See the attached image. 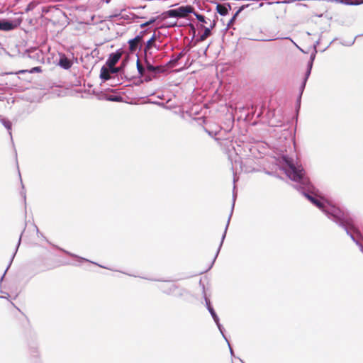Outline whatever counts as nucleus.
<instances>
[{
    "label": "nucleus",
    "instance_id": "nucleus-2",
    "mask_svg": "<svg viewBox=\"0 0 363 363\" xmlns=\"http://www.w3.org/2000/svg\"><path fill=\"white\" fill-rule=\"evenodd\" d=\"M194 10L191 6H180L177 9L169 10L166 15L169 17L184 18L189 13H193Z\"/></svg>",
    "mask_w": 363,
    "mask_h": 363
},
{
    "label": "nucleus",
    "instance_id": "nucleus-25",
    "mask_svg": "<svg viewBox=\"0 0 363 363\" xmlns=\"http://www.w3.org/2000/svg\"><path fill=\"white\" fill-rule=\"evenodd\" d=\"M209 311H210L211 315H213V317L215 318L216 317V314H215V312H214L213 309L211 308H209Z\"/></svg>",
    "mask_w": 363,
    "mask_h": 363
},
{
    "label": "nucleus",
    "instance_id": "nucleus-1",
    "mask_svg": "<svg viewBox=\"0 0 363 363\" xmlns=\"http://www.w3.org/2000/svg\"><path fill=\"white\" fill-rule=\"evenodd\" d=\"M289 169H286V172L289 177L294 182H303V169L301 166H296L290 161L286 160Z\"/></svg>",
    "mask_w": 363,
    "mask_h": 363
},
{
    "label": "nucleus",
    "instance_id": "nucleus-22",
    "mask_svg": "<svg viewBox=\"0 0 363 363\" xmlns=\"http://www.w3.org/2000/svg\"><path fill=\"white\" fill-rule=\"evenodd\" d=\"M110 69H111V72H112L113 73H116V72H119V70L121 69V67H116V68H115V67H113V68H110Z\"/></svg>",
    "mask_w": 363,
    "mask_h": 363
},
{
    "label": "nucleus",
    "instance_id": "nucleus-6",
    "mask_svg": "<svg viewBox=\"0 0 363 363\" xmlns=\"http://www.w3.org/2000/svg\"><path fill=\"white\" fill-rule=\"evenodd\" d=\"M143 40V35H137L133 39L128 41L129 50L130 52H134L137 50L139 44Z\"/></svg>",
    "mask_w": 363,
    "mask_h": 363
},
{
    "label": "nucleus",
    "instance_id": "nucleus-19",
    "mask_svg": "<svg viewBox=\"0 0 363 363\" xmlns=\"http://www.w3.org/2000/svg\"><path fill=\"white\" fill-rule=\"evenodd\" d=\"M18 320L19 322V326H23V324L28 322L27 320L23 317L18 318Z\"/></svg>",
    "mask_w": 363,
    "mask_h": 363
},
{
    "label": "nucleus",
    "instance_id": "nucleus-23",
    "mask_svg": "<svg viewBox=\"0 0 363 363\" xmlns=\"http://www.w3.org/2000/svg\"><path fill=\"white\" fill-rule=\"evenodd\" d=\"M121 97H118V96H116L114 98H112L111 99V101H121Z\"/></svg>",
    "mask_w": 363,
    "mask_h": 363
},
{
    "label": "nucleus",
    "instance_id": "nucleus-13",
    "mask_svg": "<svg viewBox=\"0 0 363 363\" xmlns=\"http://www.w3.org/2000/svg\"><path fill=\"white\" fill-rule=\"evenodd\" d=\"M100 77L104 80H108L111 78L110 72L108 68L103 67L101 69Z\"/></svg>",
    "mask_w": 363,
    "mask_h": 363
},
{
    "label": "nucleus",
    "instance_id": "nucleus-12",
    "mask_svg": "<svg viewBox=\"0 0 363 363\" xmlns=\"http://www.w3.org/2000/svg\"><path fill=\"white\" fill-rule=\"evenodd\" d=\"M156 35L153 34V35L151 37V38L147 42L145 51L146 52L147 50H150L152 47L155 46V41H156Z\"/></svg>",
    "mask_w": 363,
    "mask_h": 363
},
{
    "label": "nucleus",
    "instance_id": "nucleus-15",
    "mask_svg": "<svg viewBox=\"0 0 363 363\" xmlns=\"http://www.w3.org/2000/svg\"><path fill=\"white\" fill-rule=\"evenodd\" d=\"M211 35V28H205L203 33L200 36L199 41H204L208 36Z\"/></svg>",
    "mask_w": 363,
    "mask_h": 363
},
{
    "label": "nucleus",
    "instance_id": "nucleus-18",
    "mask_svg": "<svg viewBox=\"0 0 363 363\" xmlns=\"http://www.w3.org/2000/svg\"><path fill=\"white\" fill-rule=\"evenodd\" d=\"M195 16L199 21L203 22V23H206V21L205 20V17L199 14V13H195Z\"/></svg>",
    "mask_w": 363,
    "mask_h": 363
},
{
    "label": "nucleus",
    "instance_id": "nucleus-21",
    "mask_svg": "<svg viewBox=\"0 0 363 363\" xmlns=\"http://www.w3.org/2000/svg\"><path fill=\"white\" fill-rule=\"evenodd\" d=\"M5 127L9 130L11 128V123L9 121L4 122Z\"/></svg>",
    "mask_w": 363,
    "mask_h": 363
},
{
    "label": "nucleus",
    "instance_id": "nucleus-10",
    "mask_svg": "<svg viewBox=\"0 0 363 363\" xmlns=\"http://www.w3.org/2000/svg\"><path fill=\"white\" fill-rule=\"evenodd\" d=\"M147 69L149 71V72H155V73H160V72H162L164 71V68L162 66H153L152 65H150V63H147Z\"/></svg>",
    "mask_w": 363,
    "mask_h": 363
},
{
    "label": "nucleus",
    "instance_id": "nucleus-9",
    "mask_svg": "<svg viewBox=\"0 0 363 363\" xmlns=\"http://www.w3.org/2000/svg\"><path fill=\"white\" fill-rule=\"evenodd\" d=\"M229 9H230V6L228 5V7H227L225 5L223 4H218L216 6V11L217 12L220 14L221 16H225L228 14Z\"/></svg>",
    "mask_w": 363,
    "mask_h": 363
},
{
    "label": "nucleus",
    "instance_id": "nucleus-5",
    "mask_svg": "<svg viewBox=\"0 0 363 363\" xmlns=\"http://www.w3.org/2000/svg\"><path fill=\"white\" fill-rule=\"evenodd\" d=\"M121 57V52H116L114 53H111L106 62V65L109 68H113L116 64L118 62L120 58Z\"/></svg>",
    "mask_w": 363,
    "mask_h": 363
},
{
    "label": "nucleus",
    "instance_id": "nucleus-11",
    "mask_svg": "<svg viewBox=\"0 0 363 363\" xmlns=\"http://www.w3.org/2000/svg\"><path fill=\"white\" fill-rule=\"evenodd\" d=\"M335 1L344 4L346 5H359L363 3V0H335Z\"/></svg>",
    "mask_w": 363,
    "mask_h": 363
},
{
    "label": "nucleus",
    "instance_id": "nucleus-17",
    "mask_svg": "<svg viewBox=\"0 0 363 363\" xmlns=\"http://www.w3.org/2000/svg\"><path fill=\"white\" fill-rule=\"evenodd\" d=\"M43 72V70H42V68L40 67H33L30 70V73H35V72L40 73V72Z\"/></svg>",
    "mask_w": 363,
    "mask_h": 363
},
{
    "label": "nucleus",
    "instance_id": "nucleus-14",
    "mask_svg": "<svg viewBox=\"0 0 363 363\" xmlns=\"http://www.w3.org/2000/svg\"><path fill=\"white\" fill-rule=\"evenodd\" d=\"M185 52L184 51H182L180 53H179L177 55V56L174 58V59H172L169 62V65L171 66V67H174L175 66V65L178 62V61L182 58L183 57L184 55H185Z\"/></svg>",
    "mask_w": 363,
    "mask_h": 363
},
{
    "label": "nucleus",
    "instance_id": "nucleus-7",
    "mask_svg": "<svg viewBox=\"0 0 363 363\" xmlns=\"http://www.w3.org/2000/svg\"><path fill=\"white\" fill-rule=\"evenodd\" d=\"M72 65V62L65 55L60 57L59 65L62 68L67 69L71 67Z\"/></svg>",
    "mask_w": 363,
    "mask_h": 363
},
{
    "label": "nucleus",
    "instance_id": "nucleus-8",
    "mask_svg": "<svg viewBox=\"0 0 363 363\" xmlns=\"http://www.w3.org/2000/svg\"><path fill=\"white\" fill-rule=\"evenodd\" d=\"M304 196L312 203H313L314 205H315L318 208H319L320 209H322L323 210V208H324V205L323 203L319 201L318 199L311 196V195H309L308 194H306L305 193L304 194Z\"/></svg>",
    "mask_w": 363,
    "mask_h": 363
},
{
    "label": "nucleus",
    "instance_id": "nucleus-20",
    "mask_svg": "<svg viewBox=\"0 0 363 363\" xmlns=\"http://www.w3.org/2000/svg\"><path fill=\"white\" fill-rule=\"evenodd\" d=\"M155 21V19L152 18L149 21L142 23L141 27L143 28V27L147 26L150 25L151 23H154Z\"/></svg>",
    "mask_w": 363,
    "mask_h": 363
},
{
    "label": "nucleus",
    "instance_id": "nucleus-16",
    "mask_svg": "<svg viewBox=\"0 0 363 363\" xmlns=\"http://www.w3.org/2000/svg\"><path fill=\"white\" fill-rule=\"evenodd\" d=\"M137 69L138 70V72L140 75H143V73H144V68L143 67V65H141L140 62L139 60H137Z\"/></svg>",
    "mask_w": 363,
    "mask_h": 363
},
{
    "label": "nucleus",
    "instance_id": "nucleus-3",
    "mask_svg": "<svg viewBox=\"0 0 363 363\" xmlns=\"http://www.w3.org/2000/svg\"><path fill=\"white\" fill-rule=\"evenodd\" d=\"M332 214L340 222V223L342 225L347 227V228H354L352 219L348 218L346 215H345L344 213L341 212L340 210L335 209Z\"/></svg>",
    "mask_w": 363,
    "mask_h": 363
},
{
    "label": "nucleus",
    "instance_id": "nucleus-4",
    "mask_svg": "<svg viewBox=\"0 0 363 363\" xmlns=\"http://www.w3.org/2000/svg\"><path fill=\"white\" fill-rule=\"evenodd\" d=\"M21 21L13 23L7 21H0V30L9 31L15 29L20 25Z\"/></svg>",
    "mask_w": 363,
    "mask_h": 363
},
{
    "label": "nucleus",
    "instance_id": "nucleus-24",
    "mask_svg": "<svg viewBox=\"0 0 363 363\" xmlns=\"http://www.w3.org/2000/svg\"><path fill=\"white\" fill-rule=\"evenodd\" d=\"M216 23V21H215V20H213V21H212V23H211V25H210V28H211V29H213V28L215 27Z\"/></svg>",
    "mask_w": 363,
    "mask_h": 363
}]
</instances>
